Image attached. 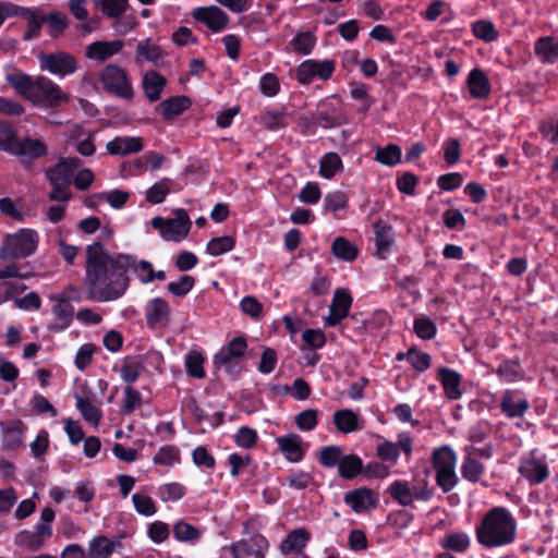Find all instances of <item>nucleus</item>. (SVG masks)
Instances as JSON below:
<instances>
[{
	"instance_id": "nucleus-16",
	"label": "nucleus",
	"mask_w": 558,
	"mask_h": 558,
	"mask_svg": "<svg viewBox=\"0 0 558 558\" xmlns=\"http://www.w3.org/2000/svg\"><path fill=\"white\" fill-rule=\"evenodd\" d=\"M124 47V43L120 39L116 40H97L86 46L85 57L89 60L102 63L119 53Z\"/></svg>"
},
{
	"instance_id": "nucleus-10",
	"label": "nucleus",
	"mask_w": 558,
	"mask_h": 558,
	"mask_svg": "<svg viewBox=\"0 0 558 558\" xmlns=\"http://www.w3.org/2000/svg\"><path fill=\"white\" fill-rule=\"evenodd\" d=\"M515 522L504 508L490 510V546H500L513 541Z\"/></svg>"
},
{
	"instance_id": "nucleus-3",
	"label": "nucleus",
	"mask_w": 558,
	"mask_h": 558,
	"mask_svg": "<svg viewBox=\"0 0 558 558\" xmlns=\"http://www.w3.org/2000/svg\"><path fill=\"white\" fill-rule=\"evenodd\" d=\"M39 244V233L23 228L4 236L0 247V258H25L33 255Z\"/></svg>"
},
{
	"instance_id": "nucleus-19",
	"label": "nucleus",
	"mask_w": 558,
	"mask_h": 558,
	"mask_svg": "<svg viewBox=\"0 0 558 558\" xmlns=\"http://www.w3.org/2000/svg\"><path fill=\"white\" fill-rule=\"evenodd\" d=\"M311 533L304 527L291 530L279 544V550L282 555L302 554L308 542Z\"/></svg>"
},
{
	"instance_id": "nucleus-54",
	"label": "nucleus",
	"mask_w": 558,
	"mask_h": 558,
	"mask_svg": "<svg viewBox=\"0 0 558 558\" xmlns=\"http://www.w3.org/2000/svg\"><path fill=\"white\" fill-rule=\"evenodd\" d=\"M185 494V488L179 483H168L158 487L157 495L165 501H178Z\"/></svg>"
},
{
	"instance_id": "nucleus-39",
	"label": "nucleus",
	"mask_w": 558,
	"mask_h": 558,
	"mask_svg": "<svg viewBox=\"0 0 558 558\" xmlns=\"http://www.w3.org/2000/svg\"><path fill=\"white\" fill-rule=\"evenodd\" d=\"M333 255L343 262H353L357 256V247L345 238L338 236L331 245Z\"/></svg>"
},
{
	"instance_id": "nucleus-41",
	"label": "nucleus",
	"mask_w": 558,
	"mask_h": 558,
	"mask_svg": "<svg viewBox=\"0 0 558 558\" xmlns=\"http://www.w3.org/2000/svg\"><path fill=\"white\" fill-rule=\"evenodd\" d=\"M520 472L532 483H541L548 475L546 465L534 459L524 461L520 466Z\"/></svg>"
},
{
	"instance_id": "nucleus-21",
	"label": "nucleus",
	"mask_w": 558,
	"mask_h": 558,
	"mask_svg": "<svg viewBox=\"0 0 558 558\" xmlns=\"http://www.w3.org/2000/svg\"><path fill=\"white\" fill-rule=\"evenodd\" d=\"M106 148L113 156L135 154L144 148V140L140 136H117L107 143Z\"/></svg>"
},
{
	"instance_id": "nucleus-52",
	"label": "nucleus",
	"mask_w": 558,
	"mask_h": 558,
	"mask_svg": "<svg viewBox=\"0 0 558 558\" xmlns=\"http://www.w3.org/2000/svg\"><path fill=\"white\" fill-rule=\"evenodd\" d=\"M130 197V194L129 192H125V191H122V190H112V191H109V192H105V193H101V194H98V195H95L93 197H90L88 199V202H92L93 199H105L108 202V204L114 208V209H120L122 208L128 199ZM88 205H95V203H88Z\"/></svg>"
},
{
	"instance_id": "nucleus-15",
	"label": "nucleus",
	"mask_w": 558,
	"mask_h": 558,
	"mask_svg": "<svg viewBox=\"0 0 558 558\" xmlns=\"http://www.w3.org/2000/svg\"><path fill=\"white\" fill-rule=\"evenodd\" d=\"M195 21L204 23L214 33L221 32L228 24V15L218 7H199L193 10Z\"/></svg>"
},
{
	"instance_id": "nucleus-51",
	"label": "nucleus",
	"mask_w": 558,
	"mask_h": 558,
	"mask_svg": "<svg viewBox=\"0 0 558 558\" xmlns=\"http://www.w3.org/2000/svg\"><path fill=\"white\" fill-rule=\"evenodd\" d=\"M0 211L15 220H23L26 211L21 199L0 198Z\"/></svg>"
},
{
	"instance_id": "nucleus-55",
	"label": "nucleus",
	"mask_w": 558,
	"mask_h": 558,
	"mask_svg": "<svg viewBox=\"0 0 558 558\" xmlns=\"http://www.w3.org/2000/svg\"><path fill=\"white\" fill-rule=\"evenodd\" d=\"M108 17H117L128 9V0H97L95 2Z\"/></svg>"
},
{
	"instance_id": "nucleus-5",
	"label": "nucleus",
	"mask_w": 558,
	"mask_h": 558,
	"mask_svg": "<svg viewBox=\"0 0 558 558\" xmlns=\"http://www.w3.org/2000/svg\"><path fill=\"white\" fill-rule=\"evenodd\" d=\"M27 100L36 106L54 108L63 102H68L69 97L53 81L44 75H39L35 77Z\"/></svg>"
},
{
	"instance_id": "nucleus-50",
	"label": "nucleus",
	"mask_w": 558,
	"mask_h": 558,
	"mask_svg": "<svg viewBox=\"0 0 558 558\" xmlns=\"http://www.w3.org/2000/svg\"><path fill=\"white\" fill-rule=\"evenodd\" d=\"M235 241L230 235H222L211 239L206 246V252L210 256H219L233 250Z\"/></svg>"
},
{
	"instance_id": "nucleus-31",
	"label": "nucleus",
	"mask_w": 558,
	"mask_h": 558,
	"mask_svg": "<svg viewBox=\"0 0 558 558\" xmlns=\"http://www.w3.org/2000/svg\"><path fill=\"white\" fill-rule=\"evenodd\" d=\"M534 51L537 58L547 63L558 60V37L547 36L536 40Z\"/></svg>"
},
{
	"instance_id": "nucleus-60",
	"label": "nucleus",
	"mask_w": 558,
	"mask_h": 558,
	"mask_svg": "<svg viewBox=\"0 0 558 558\" xmlns=\"http://www.w3.org/2000/svg\"><path fill=\"white\" fill-rule=\"evenodd\" d=\"M195 280L192 276H181L179 280L171 281L167 286V290L175 296L186 295L194 287Z\"/></svg>"
},
{
	"instance_id": "nucleus-27",
	"label": "nucleus",
	"mask_w": 558,
	"mask_h": 558,
	"mask_svg": "<svg viewBox=\"0 0 558 558\" xmlns=\"http://www.w3.org/2000/svg\"><path fill=\"white\" fill-rule=\"evenodd\" d=\"M46 153L47 147L43 141L37 138H25L17 142L13 155L21 157L22 161L25 162L41 157L46 155Z\"/></svg>"
},
{
	"instance_id": "nucleus-6",
	"label": "nucleus",
	"mask_w": 558,
	"mask_h": 558,
	"mask_svg": "<svg viewBox=\"0 0 558 558\" xmlns=\"http://www.w3.org/2000/svg\"><path fill=\"white\" fill-rule=\"evenodd\" d=\"M336 71V61L332 59H306L295 69V80L302 85L314 81L327 82Z\"/></svg>"
},
{
	"instance_id": "nucleus-46",
	"label": "nucleus",
	"mask_w": 558,
	"mask_h": 558,
	"mask_svg": "<svg viewBox=\"0 0 558 558\" xmlns=\"http://www.w3.org/2000/svg\"><path fill=\"white\" fill-rule=\"evenodd\" d=\"M52 313L56 317V322L51 326V329L60 331L69 327L72 322L73 311L68 302L59 301L52 306Z\"/></svg>"
},
{
	"instance_id": "nucleus-24",
	"label": "nucleus",
	"mask_w": 558,
	"mask_h": 558,
	"mask_svg": "<svg viewBox=\"0 0 558 558\" xmlns=\"http://www.w3.org/2000/svg\"><path fill=\"white\" fill-rule=\"evenodd\" d=\"M80 167V159L66 158L57 163L47 171V177L51 183L70 184L74 171Z\"/></svg>"
},
{
	"instance_id": "nucleus-34",
	"label": "nucleus",
	"mask_w": 558,
	"mask_h": 558,
	"mask_svg": "<svg viewBox=\"0 0 558 558\" xmlns=\"http://www.w3.org/2000/svg\"><path fill=\"white\" fill-rule=\"evenodd\" d=\"M189 106L190 100L186 97L178 96L160 102L156 107V110L163 118L171 119L181 114L185 109L189 108Z\"/></svg>"
},
{
	"instance_id": "nucleus-35",
	"label": "nucleus",
	"mask_w": 558,
	"mask_h": 558,
	"mask_svg": "<svg viewBox=\"0 0 558 558\" xmlns=\"http://www.w3.org/2000/svg\"><path fill=\"white\" fill-rule=\"evenodd\" d=\"M374 159L387 167H395L402 160L401 148L396 144H389L385 147L376 146Z\"/></svg>"
},
{
	"instance_id": "nucleus-26",
	"label": "nucleus",
	"mask_w": 558,
	"mask_h": 558,
	"mask_svg": "<svg viewBox=\"0 0 558 558\" xmlns=\"http://www.w3.org/2000/svg\"><path fill=\"white\" fill-rule=\"evenodd\" d=\"M4 78L19 95L23 96L25 99H28L35 77H32L31 75H27L13 68H7Z\"/></svg>"
},
{
	"instance_id": "nucleus-29",
	"label": "nucleus",
	"mask_w": 558,
	"mask_h": 558,
	"mask_svg": "<svg viewBox=\"0 0 558 558\" xmlns=\"http://www.w3.org/2000/svg\"><path fill=\"white\" fill-rule=\"evenodd\" d=\"M165 85L166 78L156 71L149 70L143 74L142 87L150 101H157L161 97Z\"/></svg>"
},
{
	"instance_id": "nucleus-20",
	"label": "nucleus",
	"mask_w": 558,
	"mask_h": 558,
	"mask_svg": "<svg viewBox=\"0 0 558 558\" xmlns=\"http://www.w3.org/2000/svg\"><path fill=\"white\" fill-rule=\"evenodd\" d=\"M247 349L245 338L235 337L222 347L214 356V363L218 366H229L232 360L240 359Z\"/></svg>"
},
{
	"instance_id": "nucleus-4",
	"label": "nucleus",
	"mask_w": 558,
	"mask_h": 558,
	"mask_svg": "<svg viewBox=\"0 0 558 558\" xmlns=\"http://www.w3.org/2000/svg\"><path fill=\"white\" fill-rule=\"evenodd\" d=\"M173 214V218L154 217L150 225L159 232L162 240L179 243L187 238L192 221L183 208L175 209Z\"/></svg>"
},
{
	"instance_id": "nucleus-59",
	"label": "nucleus",
	"mask_w": 558,
	"mask_h": 558,
	"mask_svg": "<svg viewBox=\"0 0 558 558\" xmlns=\"http://www.w3.org/2000/svg\"><path fill=\"white\" fill-rule=\"evenodd\" d=\"M348 205V196L342 191H333L326 194L324 198V208L331 213L342 210Z\"/></svg>"
},
{
	"instance_id": "nucleus-47",
	"label": "nucleus",
	"mask_w": 558,
	"mask_h": 558,
	"mask_svg": "<svg viewBox=\"0 0 558 558\" xmlns=\"http://www.w3.org/2000/svg\"><path fill=\"white\" fill-rule=\"evenodd\" d=\"M69 10L71 14L80 22H86L82 25V29L86 33H92L96 29V24L87 22L88 10L87 0H69Z\"/></svg>"
},
{
	"instance_id": "nucleus-33",
	"label": "nucleus",
	"mask_w": 558,
	"mask_h": 558,
	"mask_svg": "<svg viewBox=\"0 0 558 558\" xmlns=\"http://www.w3.org/2000/svg\"><path fill=\"white\" fill-rule=\"evenodd\" d=\"M118 543L102 535L95 536L88 543L89 558H110Z\"/></svg>"
},
{
	"instance_id": "nucleus-48",
	"label": "nucleus",
	"mask_w": 558,
	"mask_h": 558,
	"mask_svg": "<svg viewBox=\"0 0 558 558\" xmlns=\"http://www.w3.org/2000/svg\"><path fill=\"white\" fill-rule=\"evenodd\" d=\"M204 362L205 357L204 355L196 350L190 351L185 355L184 360V366L186 369V373L195 378H204L205 377V369H204Z\"/></svg>"
},
{
	"instance_id": "nucleus-49",
	"label": "nucleus",
	"mask_w": 558,
	"mask_h": 558,
	"mask_svg": "<svg viewBox=\"0 0 558 558\" xmlns=\"http://www.w3.org/2000/svg\"><path fill=\"white\" fill-rule=\"evenodd\" d=\"M362 466L363 462L357 456H343L338 465V471L342 477L353 478L361 473Z\"/></svg>"
},
{
	"instance_id": "nucleus-8",
	"label": "nucleus",
	"mask_w": 558,
	"mask_h": 558,
	"mask_svg": "<svg viewBox=\"0 0 558 558\" xmlns=\"http://www.w3.org/2000/svg\"><path fill=\"white\" fill-rule=\"evenodd\" d=\"M457 457L449 447L439 448L434 452L433 463L436 470V481L444 492L451 490L457 484Z\"/></svg>"
},
{
	"instance_id": "nucleus-63",
	"label": "nucleus",
	"mask_w": 558,
	"mask_h": 558,
	"mask_svg": "<svg viewBox=\"0 0 558 558\" xmlns=\"http://www.w3.org/2000/svg\"><path fill=\"white\" fill-rule=\"evenodd\" d=\"M430 355L417 349L408 351V362L417 372H424L430 366Z\"/></svg>"
},
{
	"instance_id": "nucleus-7",
	"label": "nucleus",
	"mask_w": 558,
	"mask_h": 558,
	"mask_svg": "<svg viewBox=\"0 0 558 558\" xmlns=\"http://www.w3.org/2000/svg\"><path fill=\"white\" fill-rule=\"evenodd\" d=\"M105 90L123 99L133 98V87L125 70L117 64L106 65L99 75Z\"/></svg>"
},
{
	"instance_id": "nucleus-64",
	"label": "nucleus",
	"mask_w": 558,
	"mask_h": 558,
	"mask_svg": "<svg viewBox=\"0 0 558 558\" xmlns=\"http://www.w3.org/2000/svg\"><path fill=\"white\" fill-rule=\"evenodd\" d=\"M257 438V432L246 426L239 428L234 435L235 444L244 449L252 448L256 444Z\"/></svg>"
},
{
	"instance_id": "nucleus-17",
	"label": "nucleus",
	"mask_w": 558,
	"mask_h": 558,
	"mask_svg": "<svg viewBox=\"0 0 558 558\" xmlns=\"http://www.w3.org/2000/svg\"><path fill=\"white\" fill-rule=\"evenodd\" d=\"M351 304L352 298L345 290H336L329 306V315L324 318L325 325L336 326L339 324L348 316Z\"/></svg>"
},
{
	"instance_id": "nucleus-1",
	"label": "nucleus",
	"mask_w": 558,
	"mask_h": 558,
	"mask_svg": "<svg viewBox=\"0 0 558 558\" xmlns=\"http://www.w3.org/2000/svg\"><path fill=\"white\" fill-rule=\"evenodd\" d=\"M86 255L89 299L109 302L122 296L129 287L126 271L130 259L125 255L109 256L99 243L89 245Z\"/></svg>"
},
{
	"instance_id": "nucleus-61",
	"label": "nucleus",
	"mask_w": 558,
	"mask_h": 558,
	"mask_svg": "<svg viewBox=\"0 0 558 558\" xmlns=\"http://www.w3.org/2000/svg\"><path fill=\"white\" fill-rule=\"evenodd\" d=\"M17 142L13 128L9 124L0 123V149L13 154Z\"/></svg>"
},
{
	"instance_id": "nucleus-44",
	"label": "nucleus",
	"mask_w": 558,
	"mask_h": 558,
	"mask_svg": "<svg viewBox=\"0 0 558 558\" xmlns=\"http://www.w3.org/2000/svg\"><path fill=\"white\" fill-rule=\"evenodd\" d=\"M180 450L175 446L166 445L158 449L153 458L156 465L172 468L180 463Z\"/></svg>"
},
{
	"instance_id": "nucleus-62",
	"label": "nucleus",
	"mask_w": 558,
	"mask_h": 558,
	"mask_svg": "<svg viewBox=\"0 0 558 558\" xmlns=\"http://www.w3.org/2000/svg\"><path fill=\"white\" fill-rule=\"evenodd\" d=\"M45 22L48 25L49 34L52 37H58L68 27V19L63 13H52L44 16Z\"/></svg>"
},
{
	"instance_id": "nucleus-2",
	"label": "nucleus",
	"mask_w": 558,
	"mask_h": 558,
	"mask_svg": "<svg viewBox=\"0 0 558 558\" xmlns=\"http://www.w3.org/2000/svg\"><path fill=\"white\" fill-rule=\"evenodd\" d=\"M391 498L403 507L415 501H427L433 492L426 474H415L411 478L397 480L388 488Z\"/></svg>"
},
{
	"instance_id": "nucleus-9",
	"label": "nucleus",
	"mask_w": 558,
	"mask_h": 558,
	"mask_svg": "<svg viewBox=\"0 0 558 558\" xmlns=\"http://www.w3.org/2000/svg\"><path fill=\"white\" fill-rule=\"evenodd\" d=\"M471 446L468 447V458L462 466V473L469 481H477L484 472V465L476 461L477 457L487 454V446L483 444L485 440V432L480 428H473L470 435Z\"/></svg>"
},
{
	"instance_id": "nucleus-40",
	"label": "nucleus",
	"mask_w": 558,
	"mask_h": 558,
	"mask_svg": "<svg viewBox=\"0 0 558 558\" xmlns=\"http://www.w3.org/2000/svg\"><path fill=\"white\" fill-rule=\"evenodd\" d=\"M375 241L378 254L385 258L393 243L392 228L387 225H375Z\"/></svg>"
},
{
	"instance_id": "nucleus-45",
	"label": "nucleus",
	"mask_w": 558,
	"mask_h": 558,
	"mask_svg": "<svg viewBox=\"0 0 558 558\" xmlns=\"http://www.w3.org/2000/svg\"><path fill=\"white\" fill-rule=\"evenodd\" d=\"M468 86L474 98H485L488 95V82L485 74L474 69L468 78Z\"/></svg>"
},
{
	"instance_id": "nucleus-23",
	"label": "nucleus",
	"mask_w": 558,
	"mask_h": 558,
	"mask_svg": "<svg viewBox=\"0 0 558 558\" xmlns=\"http://www.w3.org/2000/svg\"><path fill=\"white\" fill-rule=\"evenodd\" d=\"M130 260L128 270H133L138 280L144 283H150L154 280H165L166 274L163 270L155 271L153 265L147 260H137L133 256L125 255Z\"/></svg>"
},
{
	"instance_id": "nucleus-25",
	"label": "nucleus",
	"mask_w": 558,
	"mask_h": 558,
	"mask_svg": "<svg viewBox=\"0 0 558 558\" xmlns=\"http://www.w3.org/2000/svg\"><path fill=\"white\" fill-rule=\"evenodd\" d=\"M74 399L75 407L85 422L89 423L95 428L98 427L102 417V412L99 407L94 404L92 396L89 393H86L85 396L76 393Z\"/></svg>"
},
{
	"instance_id": "nucleus-11",
	"label": "nucleus",
	"mask_w": 558,
	"mask_h": 558,
	"mask_svg": "<svg viewBox=\"0 0 558 558\" xmlns=\"http://www.w3.org/2000/svg\"><path fill=\"white\" fill-rule=\"evenodd\" d=\"M269 541L262 534H254L250 538H242L226 546L232 558H266L269 550Z\"/></svg>"
},
{
	"instance_id": "nucleus-43",
	"label": "nucleus",
	"mask_w": 558,
	"mask_h": 558,
	"mask_svg": "<svg viewBox=\"0 0 558 558\" xmlns=\"http://www.w3.org/2000/svg\"><path fill=\"white\" fill-rule=\"evenodd\" d=\"M172 190V181L168 178H163L160 181L153 184L145 194V199L150 204L162 203L168 194Z\"/></svg>"
},
{
	"instance_id": "nucleus-18",
	"label": "nucleus",
	"mask_w": 558,
	"mask_h": 558,
	"mask_svg": "<svg viewBox=\"0 0 558 558\" xmlns=\"http://www.w3.org/2000/svg\"><path fill=\"white\" fill-rule=\"evenodd\" d=\"M344 502L355 513H363L376 508L378 496L368 488H357L344 495Z\"/></svg>"
},
{
	"instance_id": "nucleus-12",
	"label": "nucleus",
	"mask_w": 558,
	"mask_h": 558,
	"mask_svg": "<svg viewBox=\"0 0 558 558\" xmlns=\"http://www.w3.org/2000/svg\"><path fill=\"white\" fill-rule=\"evenodd\" d=\"M38 61L43 71L59 77L71 75L77 70L75 57L64 51L40 53Z\"/></svg>"
},
{
	"instance_id": "nucleus-32",
	"label": "nucleus",
	"mask_w": 558,
	"mask_h": 558,
	"mask_svg": "<svg viewBox=\"0 0 558 558\" xmlns=\"http://www.w3.org/2000/svg\"><path fill=\"white\" fill-rule=\"evenodd\" d=\"M27 427L21 421H15L2 429L3 444L9 449H17L23 445Z\"/></svg>"
},
{
	"instance_id": "nucleus-38",
	"label": "nucleus",
	"mask_w": 558,
	"mask_h": 558,
	"mask_svg": "<svg viewBox=\"0 0 558 558\" xmlns=\"http://www.w3.org/2000/svg\"><path fill=\"white\" fill-rule=\"evenodd\" d=\"M342 169V160L336 153L325 154L319 161V175L324 179H332Z\"/></svg>"
},
{
	"instance_id": "nucleus-57",
	"label": "nucleus",
	"mask_w": 558,
	"mask_h": 558,
	"mask_svg": "<svg viewBox=\"0 0 558 558\" xmlns=\"http://www.w3.org/2000/svg\"><path fill=\"white\" fill-rule=\"evenodd\" d=\"M343 457L342 450L338 446H326L319 451V462L326 468L339 465Z\"/></svg>"
},
{
	"instance_id": "nucleus-37",
	"label": "nucleus",
	"mask_w": 558,
	"mask_h": 558,
	"mask_svg": "<svg viewBox=\"0 0 558 558\" xmlns=\"http://www.w3.org/2000/svg\"><path fill=\"white\" fill-rule=\"evenodd\" d=\"M52 534L51 525L47 523H38L35 527V533L24 532L20 535L21 542L27 538V546L31 549H38L44 542L49 538Z\"/></svg>"
},
{
	"instance_id": "nucleus-22",
	"label": "nucleus",
	"mask_w": 558,
	"mask_h": 558,
	"mask_svg": "<svg viewBox=\"0 0 558 558\" xmlns=\"http://www.w3.org/2000/svg\"><path fill=\"white\" fill-rule=\"evenodd\" d=\"M437 379L440 381L448 399L457 400L462 396L461 376L453 369L442 367L437 372Z\"/></svg>"
},
{
	"instance_id": "nucleus-14",
	"label": "nucleus",
	"mask_w": 558,
	"mask_h": 558,
	"mask_svg": "<svg viewBox=\"0 0 558 558\" xmlns=\"http://www.w3.org/2000/svg\"><path fill=\"white\" fill-rule=\"evenodd\" d=\"M166 57V51L151 38H145L136 44L134 60L138 65L150 63L160 65Z\"/></svg>"
},
{
	"instance_id": "nucleus-28",
	"label": "nucleus",
	"mask_w": 558,
	"mask_h": 558,
	"mask_svg": "<svg viewBox=\"0 0 558 558\" xmlns=\"http://www.w3.org/2000/svg\"><path fill=\"white\" fill-rule=\"evenodd\" d=\"M332 421L337 429L343 434H350L363 427L359 414L349 409L336 411Z\"/></svg>"
},
{
	"instance_id": "nucleus-42",
	"label": "nucleus",
	"mask_w": 558,
	"mask_h": 558,
	"mask_svg": "<svg viewBox=\"0 0 558 558\" xmlns=\"http://www.w3.org/2000/svg\"><path fill=\"white\" fill-rule=\"evenodd\" d=\"M471 543L470 536L464 532L447 533L440 541V545L449 550L464 553Z\"/></svg>"
},
{
	"instance_id": "nucleus-36",
	"label": "nucleus",
	"mask_w": 558,
	"mask_h": 558,
	"mask_svg": "<svg viewBox=\"0 0 558 558\" xmlns=\"http://www.w3.org/2000/svg\"><path fill=\"white\" fill-rule=\"evenodd\" d=\"M316 41L317 39L313 32H299L290 40V47L299 54L308 56L314 50Z\"/></svg>"
},
{
	"instance_id": "nucleus-13",
	"label": "nucleus",
	"mask_w": 558,
	"mask_h": 558,
	"mask_svg": "<svg viewBox=\"0 0 558 558\" xmlns=\"http://www.w3.org/2000/svg\"><path fill=\"white\" fill-rule=\"evenodd\" d=\"M279 452L290 463H298L303 460L308 445L296 434H287L276 438Z\"/></svg>"
},
{
	"instance_id": "nucleus-58",
	"label": "nucleus",
	"mask_w": 558,
	"mask_h": 558,
	"mask_svg": "<svg viewBox=\"0 0 558 558\" xmlns=\"http://www.w3.org/2000/svg\"><path fill=\"white\" fill-rule=\"evenodd\" d=\"M132 501L137 513L145 517H153L157 512L154 500L144 494H134Z\"/></svg>"
},
{
	"instance_id": "nucleus-30",
	"label": "nucleus",
	"mask_w": 558,
	"mask_h": 558,
	"mask_svg": "<svg viewBox=\"0 0 558 558\" xmlns=\"http://www.w3.org/2000/svg\"><path fill=\"white\" fill-rule=\"evenodd\" d=\"M169 304L161 298L151 300L146 306V319L150 326L166 324L169 320Z\"/></svg>"
},
{
	"instance_id": "nucleus-56",
	"label": "nucleus",
	"mask_w": 558,
	"mask_h": 558,
	"mask_svg": "<svg viewBox=\"0 0 558 558\" xmlns=\"http://www.w3.org/2000/svg\"><path fill=\"white\" fill-rule=\"evenodd\" d=\"M376 456L381 461L396 464L400 456L398 445L389 440H383L376 447Z\"/></svg>"
},
{
	"instance_id": "nucleus-53",
	"label": "nucleus",
	"mask_w": 558,
	"mask_h": 558,
	"mask_svg": "<svg viewBox=\"0 0 558 558\" xmlns=\"http://www.w3.org/2000/svg\"><path fill=\"white\" fill-rule=\"evenodd\" d=\"M173 535L179 542L195 543L199 538L201 532L192 524L179 521L173 526Z\"/></svg>"
}]
</instances>
